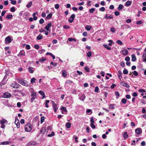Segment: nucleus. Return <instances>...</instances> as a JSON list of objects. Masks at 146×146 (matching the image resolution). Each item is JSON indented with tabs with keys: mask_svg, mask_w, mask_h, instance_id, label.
<instances>
[{
	"mask_svg": "<svg viewBox=\"0 0 146 146\" xmlns=\"http://www.w3.org/2000/svg\"><path fill=\"white\" fill-rule=\"evenodd\" d=\"M31 102L32 103L34 100L36 98V93L35 91H33L31 92Z\"/></svg>",
	"mask_w": 146,
	"mask_h": 146,
	"instance_id": "nucleus-1",
	"label": "nucleus"
},
{
	"mask_svg": "<svg viewBox=\"0 0 146 146\" xmlns=\"http://www.w3.org/2000/svg\"><path fill=\"white\" fill-rule=\"evenodd\" d=\"M7 77V75H5L4 77L3 80L0 83L1 85H4L5 84L6 82V79Z\"/></svg>",
	"mask_w": 146,
	"mask_h": 146,
	"instance_id": "nucleus-12",
	"label": "nucleus"
},
{
	"mask_svg": "<svg viewBox=\"0 0 146 146\" xmlns=\"http://www.w3.org/2000/svg\"><path fill=\"white\" fill-rule=\"evenodd\" d=\"M100 11H104L105 10V8L104 7H102L99 9Z\"/></svg>",
	"mask_w": 146,
	"mask_h": 146,
	"instance_id": "nucleus-62",
	"label": "nucleus"
},
{
	"mask_svg": "<svg viewBox=\"0 0 146 146\" xmlns=\"http://www.w3.org/2000/svg\"><path fill=\"white\" fill-rule=\"evenodd\" d=\"M122 103L123 104H125L127 102V100L125 98H123L121 100Z\"/></svg>",
	"mask_w": 146,
	"mask_h": 146,
	"instance_id": "nucleus-41",
	"label": "nucleus"
},
{
	"mask_svg": "<svg viewBox=\"0 0 146 146\" xmlns=\"http://www.w3.org/2000/svg\"><path fill=\"white\" fill-rule=\"evenodd\" d=\"M52 107L54 110V112H56L58 110V108L57 107L56 104L55 103L54 101H52Z\"/></svg>",
	"mask_w": 146,
	"mask_h": 146,
	"instance_id": "nucleus-7",
	"label": "nucleus"
},
{
	"mask_svg": "<svg viewBox=\"0 0 146 146\" xmlns=\"http://www.w3.org/2000/svg\"><path fill=\"white\" fill-rule=\"evenodd\" d=\"M50 64L51 65H53L54 67L56 66L57 65V63H55L53 62H51Z\"/></svg>",
	"mask_w": 146,
	"mask_h": 146,
	"instance_id": "nucleus-53",
	"label": "nucleus"
},
{
	"mask_svg": "<svg viewBox=\"0 0 146 146\" xmlns=\"http://www.w3.org/2000/svg\"><path fill=\"white\" fill-rule=\"evenodd\" d=\"M39 23L42 24L44 22V19H40V20L39 21Z\"/></svg>",
	"mask_w": 146,
	"mask_h": 146,
	"instance_id": "nucleus-56",
	"label": "nucleus"
},
{
	"mask_svg": "<svg viewBox=\"0 0 146 146\" xmlns=\"http://www.w3.org/2000/svg\"><path fill=\"white\" fill-rule=\"evenodd\" d=\"M122 73L121 72V71H118V74L117 76L119 78L120 80H121V78H122Z\"/></svg>",
	"mask_w": 146,
	"mask_h": 146,
	"instance_id": "nucleus-21",
	"label": "nucleus"
},
{
	"mask_svg": "<svg viewBox=\"0 0 146 146\" xmlns=\"http://www.w3.org/2000/svg\"><path fill=\"white\" fill-rule=\"evenodd\" d=\"M12 18L13 15H8L6 17V19H12Z\"/></svg>",
	"mask_w": 146,
	"mask_h": 146,
	"instance_id": "nucleus-34",
	"label": "nucleus"
},
{
	"mask_svg": "<svg viewBox=\"0 0 146 146\" xmlns=\"http://www.w3.org/2000/svg\"><path fill=\"white\" fill-rule=\"evenodd\" d=\"M52 14L51 13H50L47 15V17H46V18L47 19H50L52 17Z\"/></svg>",
	"mask_w": 146,
	"mask_h": 146,
	"instance_id": "nucleus-43",
	"label": "nucleus"
},
{
	"mask_svg": "<svg viewBox=\"0 0 146 146\" xmlns=\"http://www.w3.org/2000/svg\"><path fill=\"white\" fill-rule=\"evenodd\" d=\"M35 142H31L28 143L26 146H35Z\"/></svg>",
	"mask_w": 146,
	"mask_h": 146,
	"instance_id": "nucleus-20",
	"label": "nucleus"
},
{
	"mask_svg": "<svg viewBox=\"0 0 146 146\" xmlns=\"http://www.w3.org/2000/svg\"><path fill=\"white\" fill-rule=\"evenodd\" d=\"M66 126L67 128H69L70 127L71 123L69 122H67L66 123Z\"/></svg>",
	"mask_w": 146,
	"mask_h": 146,
	"instance_id": "nucleus-35",
	"label": "nucleus"
},
{
	"mask_svg": "<svg viewBox=\"0 0 146 146\" xmlns=\"http://www.w3.org/2000/svg\"><path fill=\"white\" fill-rule=\"evenodd\" d=\"M138 91L139 92H145L146 91L145 90L143 89H140L138 90Z\"/></svg>",
	"mask_w": 146,
	"mask_h": 146,
	"instance_id": "nucleus-51",
	"label": "nucleus"
},
{
	"mask_svg": "<svg viewBox=\"0 0 146 146\" xmlns=\"http://www.w3.org/2000/svg\"><path fill=\"white\" fill-rule=\"evenodd\" d=\"M103 46L105 47V48H106V49H108V50H111V48L108 45H107V44H104L103 45Z\"/></svg>",
	"mask_w": 146,
	"mask_h": 146,
	"instance_id": "nucleus-32",
	"label": "nucleus"
},
{
	"mask_svg": "<svg viewBox=\"0 0 146 146\" xmlns=\"http://www.w3.org/2000/svg\"><path fill=\"white\" fill-rule=\"evenodd\" d=\"M63 28L65 29H68L70 27L69 26L65 25L63 26Z\"/></svg>",
	"mask_w": 146,
	"mask_h": 146,
	"instance_id": "nucleus-60",
	"label": "nucleus"
},
{
	"mask_svg": "<svg viewBox=\"0 0 146 146\" xmlns=\"http://www.w3.org/2000/svg\"><path fill=\"white\" fill-rule=\"evenodd\" d=\"M123 55L126 56L127 55L128 52L127 50L124 49L121 51Z\"/></svg>",
	"mask_w": 146,
	"mask_h": 146,
	"instance_id": "nucleus-16",
	"label": "nucleus"
},
{
	"mask_svg": "<svg viewBox=\"0 0 146 146\" xmlns=\"http://www.w3.org/2000/svg\"><path fill=\"white\" fill-rule=\"evenodd\" d=\"M46 60V59L43 57H42L39 59V61L40 62H42Z\"/></svg>",
	"mask_w": 146,
	"mask_h": 146,
	"instance_id": "nucleus-28",
	"label": "nucleus"
},
{
	"mask_svg": "<svg viewBox=\"0 0 146 146\" xmlns=\"http://www.w3.org/2000/svg\"><path fill=\"white\" fill-rule=\"evenodd\" d=\"M35 80L36 79L35 78H33L31 79V82L32 84L35 83Z\"/></svg>",
	"mask_w": 146,
	"mask_h": 146,
	"instance_id": "nucleus-44",
	"label": "nucleus"
},
{
	"mask_svg": "<svg viewBox=\"0 0 146 146\" xmlns=\"http://www.w3.org/2000/svg\"><path fill=\"white\" fill-rule=\"evenodd\" d=\"M85 70L87 72H89L90 71L89 68L87 67H85L84 68Z\"/></svg>",
	"mask_w": 146,
	"mask_h": 146,
	"instance_id": "nucleus-54",
	"label": "nucleus"
},
{
	"mask_svg": "<svg viewBox=\"0 0 146 146\" xmlns=\"http://www.w3.org/2000/svg\"><path fill=\"white\" fill-rule=\"evenodd\" d=\"M120 65L122 67H124L125 66V64L123 62H121Z\"/></svg>",
	"mask_w": 146,
	"mask_h": 146,
	"instance_id": "nucleus-59",
	"label": "nucleus"
},
{
	"mask_svg": "<svg viewBox=\"0 0 146 146\" xmlns=\"http://www.w3.org/2000/svg\"><path fill=\"white\" fill-rule=\"evenodd\" d=\"M85 28L87 30L89 31L91 29L92 27L90 25H87L85 27Z\"/></svg>",
	"mask_w": 146,
	"mask_h": 146,
	"instance_id": "nucleus-30",
	"label": "nucleus"
},
{
	"mask_svg": "<svg viewBox=\"0 0 146 146\" xmlns=\"http://www.w3.org/2000/svg\"><path fill=\"white\" fill-rule=\"evenodd\" d=\"M25 52L23 50H21L20 51L19 53L18 54V56L19 57H21L23 56H25Z\"/></svg>",
	"mask_w": 146,
	"mask_h": 146,
	"instance_id": "nucleus-18",
	"label": "nucleus"
},
{
	"mask_svg": "<svg viewBox=\"0 0 146 146\" xmlns=\"http://www.w3.org/2000/svg\"><path fill=\"white\" fill-rule=\"evenodd\" d=\"M142 58L143 59V62H146V53H144L143 54Z\"/></svg>",
	"mask_w": 146,
	"mask_h": 146,
	"instance_id": "nucleus-24",
	"label": "nucleus"
},
{
	"mask_svg": "<svg viewBox=\"0 0 146 146\" xmlns=\"http://www.w3.org/2000/svg\"><path fill=\"white\" fill-rule=\"evenodd\" d=\"M54 132L52 131L50 134H49L47 135V136L48 137H52L54 135Z\"/></svg>",
	"mask_w": 146,
	"mask_h": 146,
	"instance_id": "nucleus-42",
	"label": "nucleus"
},
{
	"mask_svg": "<svg viewBox=\"0 0 146 146\" xmlns=\"http://www.w3.org/2000/svg\"><path fill=\"white\" fill-rule=\"evenodd\" d=\"M92 55V52H88L87 53V56L88 57H90Z\"/></svg>",
	"mask_w": 146,
	"mask_h": 146,
	"instance_id": "nucleus-49",
	"label": "nucleus"
},
{
	"mask_svg": "<svg viewBox=\"0 0 146 146\" xmlns=\"http://www.w3.org/2000/svg\"><path fill=\"white\" fill-rule=\"evenodd\" d=\"M72 81H70V80H68L65 83V88H66V86L68 84H70L71 83H72Z\"/></svg>",
	"mask_w": 146,
	"mask_h": 146,
	"instance_id": "nucleus-39",
	"label": "nucleus"
},
{
	"mask_svg": "<svg viewBox=\"0 0 146 146\" xmlns=\"http://www.w3.org/2000/svg\"><path fill=\"white\" fill-rule=\"evenodd\" d=\"M44 116H42L40 118V122L41 123H42L44 120Z\"/></svg>",
	"mask_w": 146,
	"mask_h": 146,
	"instance_id": "nucleus-37",
	"label": "nucleus"
},
{
	"mask_svg": "<svg viewBox=\"0 0 146 146\" xmlns=\"http://www.w3.org/2000/svg\"><path fill=\"white\" fill-rule=\"evenodd\" d=\"M15 9L14 7H12L10 9V11L12 12H15Z\"/></svg>",
	"mask_w": 146,
	"mask_h": 146,
	"instance_id": "nucleus-48",
	"label": "nucleus"
},
{
	"mask_svg": "<svg viewBox=\"0 0 146 146\" xmlns=\"http://www.w3.org/2000/svg\"><path fill=\"white\" fill-rule=\"evenodd\" d=\"M120 84L121 86H124L127 88H129L130 87V86L128 84L123 82H121L120 83Z\"/></svg>",
	"mask_w": 146,
	"mask_h": 146,
	"instance_id": "nucleus-15",
	"label": "nucleus"
},
{
	"mask_svg": "<svg viewBox=\"0 0 146 146\" xmlns=\"http://www.w3.org/2000/svg\"><path fill=\"white\" fill-rule=\"evenodd\" d=\"M78 96L79 97L78 98V99H79L80 100L82 101H84V100L86 98V96L84 94H82L81 95L79 94Z\"/></svg>",
	"mask_w": 146,
	"mask_h": 146,
	"instance_id": "nucleus-8",
	"label": "nucleus"
},
{
	"mask_svg": "<svg viewBox=\"0 0 146 146\" xmlns=\"http://www.w3.org/2000/svg\"><path fill=\"white\" fill-rule=\"evenodd\" d=\"M51 25L52 23L51 22H50L45 27V28L47 31H49V28L51 27Z\"/></svg>",
	"mask_w": 146,
	"mask_h": 146,
	"instance_id": "nucleus-19",
	"label": "nucleus"
},
{
	"mask_svg": "<svg viewBox=\"0 0 146 146\" xmlns=\"http://www.w3.org/2000/svg\"><path fill=\"white\" fill-rule=\"evenodd\" d=\"M130 58L129 56H127L125 58V60L126 61L128 62L130 60Z\"/></svg>",
	"mask_w": 146,
	"mask_h": 146,
	"instance_id": "nucleus-55",
	"label": "nucleus"
},
{
	"mask_svg": "<svg viewBox=\"0 0 146 146\" xmlns=\"http://www.w3.org/2000/svg\"><path fill=\"white\" fill-rule=\"evenodd\" d=\"M43 38V36L41 34L39 35L36 37V39L38 40H40Z\"/></svg>",
	"mask_w": 146,
	"mask_h": 146,
	"instance_id": "nucleus-25",
	"label": "nucleus"
},
{
	"mask_svg": "<svg viewBox=\"0 0 146 146\" xmlns=\"http://www.w3.org/2000/svg\"><path fill=\"white\" fill-rule=\"evenodd\" d=\"M25 129L26 131L28 132L30 131L32 129L31 125V123H28L26 124L25 125Z\"/></svg>",
	"mask_w": 146,
	"mask_h": 146,
	"instance_id": "nucleus-2",
	"label": "nucleus"
},
{
	"mask_svg": "<svg viewBox=\"0 0 146 146\" xmlns=\"http://www.w3.org/2000/svg\"><path fill=\"white\" fill-rule=\"evenodd\" d=\"M61 109L62 110V114H66L67 111L66 108L62 107L61 108Z\"/></svg>",
	"mask_w": 146,
	"mask_h": 146,
	"instance_id": "nucleus-17",
	"label": "nucleus"
},
{
	"mask_svg": "<svg viewBox=\"0 0 146 146\" xmlns=\"http://www.w3.org/2000/svg\"><path fill=\"white\" fill-rule=\"evenodd\" d=\"M11 86L14 88H18L20 85L16 82H13L11 84Z\"/></svg>",
	"mask_w": 146,
	"mask_h": 146,
	"instance_id": "nucleus-5",
	"label": "nucleus"
},
{
	"mask_svg": "<svg viewBox=\"0 0 146 146\" xmlns=\"http://www.w3.org/2000/svg\"><path fill=\"white\" fill-rule=\"evenodd\" d=\"M135 132L137 134L139 135L142 133V129L140 128H137L135 129Z\"/></svg>",
	"mask_w": 146,
	"mask_h": 146,
	"instance_id": "nucleus-14",
	"label": "nucleus"
},
{
	"mask_svg": "<svg viewBox=\"0 0 146 146\" xmlns=\"http://www.w3.org/2000/svg\"><path fill=\"white\" fill-rule=\"evenodd\" d=\"M28 70L30 73L32 74L35 70V68L32 67H29L28 68Z\"/></svg>",
	"mask_w": 146,
	"mask_h": 146,
	"instance_id": "nucleus-13",
	"label": "nucleus"
},
{
	"mask_svg": "<svg viewBox=\"0 0 146 146\" xmlns=\"http://www.w3.org/2000/svg\"><path fill=\"white\" fill-rule=\"evenodd\" d=\"M62 74L63 76L65 77L67 75V74L66 72L65 71H63L62 72Z\"/></svg>",
	"mask_w": 146,
	"mask_h": 146,
	"instance_id": "nucleus-47",
	"label": "nucleus"
},
{
	"mask_svg": "<svg viewBox=\"0 0 146 146\" xmlns=\"http://www.w3.org/2000/svg\"><path fill=\"white\" fill-rule=\"evenodd\" d=\"M5 41L6 43H10L11 42V39L10 36H8L6 37L5 39Z\"/></svg>",
	"mask_w": 146,
	"mask_h": 146,
	"instance_id": "nucleus-10",
	"label": "nucleus"
},
{
	"mask_svg": "<svg viewBox=\"0 0 146 146\" xmlns=\"http://www.w3.org/2000/svg\"><path fill=\"white\" fill-rule=\"evenodd\" d=\"M95 9L94 8H91L89 10V12L91 13H92L94 12V11H95Z\"/></svg>",
	"mask_w": 146,
	"mask_h": 146,
	"instance_id": "nucleus-46",
	"label": "nucleus"
},
{
	"mask_svg": "<svg viewBox=\"0 0 146 146\" xmlns=\"http://www.w3.org/2000/svg\"><path fill=\"white\" fill-rule=\"evenodd\" d=\"M7 121L5 119H3L2 120L0 121V123L1 125V127L2 128H4L5 126L4 125V124Z\"/></svg>",
	"mask_w": 146,
	"mask_h": 146,
	"instance_id": "nucleus-4",
	"label": "nucleus"
},
{
	"mask_svg": "<svg viewBox=\"0 0 146 146\" xmlns=\"http://www.w3.org/2000/svg\"><path fill=\"white\" fill-rule=\"evenodd\" d=\"M91 127L94 129H95V126L94 125V124L93 123H91Z\"/></svg>",
	"mask_w": 146,
	"mask_h": 146,
	"instance_id": "nucleus-57",
	"label": "nucleus"
},
{
	"mask_svg": "<svg viewBox=\"0 0 146 146\" xmlns=\"http://www.w3.org/2000/svg\"><path fill=\"white\" fill-rule=\"evenodd\" d=\"M131 1H128L125 3V5L127 6H128L131 5Z\"/></svg>",
	"mask_w": 146,
	"mask_h": 146,
	"instance_id": "nucleus-31",
	"label": "nucleus"
},
{
	"mask_svg": "<svg viewBox=\"0 0 146 146\" xmlns=\"http://www.w3.org/2000/svg\"><path fill=\"white\" fill-rule=\"evenodd\" d=\"M49 100H46L45 103V106L46 108H48V103H49Z\"/></svg>",
	"mask_w": 146,
	"mask_h": 146,
	"instance_id": "nucleus-36",
	"label": "nucleus"
},
{
	"mask_svg": "<svg viewBox=\"0 0 146 146\" xmlns=\"http://www.w3.org/2000/svg\"><path fill=\"white\" fill-rule=\"evenodd\" d=\"M123 73L125 74H127L128 73V71L126 69H124L123 71Z\"/></svg>",
	"mask_w": 146,
	"mask_h": 146,
	"instance_id": "nucleus-45",
	"label": "nucleus"
},
{
	"mask_svg": "<svg viewBox=\"0 0 146 146\" xmlns=\"http://www.w3.org/2000/svg\"><path fill=\"white\" fill-rule=\"evenodd\" d=\"M105 17L106 19H112L113 18L112 16H108L107 14H106L105 16Z\"/></svg>",
	"mask_w": 146,
	"mask_h": 146,
	"instance_id": "nucleus-33",
	"label": "nucleus"
},
{
	"mask_svg": "<svg viewBox=\"0 0 146 146\" xmlns=\"http://www.w3.org/2000/svg\"><path fill=\"white\" fill-rule=\"evenodd\" d=\"M123 136L125 139H126L128 137V135L127 134V132H124Z\"/></svg>",
	"mask_w": 146,
	"mask_h": 146,
	"instance_id": "nucleus-27",
	"label": "nucleus"
},
{
	"mask_svg": "<svg viewBox=\"0 0 146 146\" xmlns=\"http://www.w3.org/2000/svg\"><path fill=\"white\" fill-rule=\"evenodd\" d=\"M133 73V74L135 76H137L138 75V72L136 71H134Z\"/></svg>",
	"mask_w": 146,
	"mask_h": 146,
	"instance_id": "nucleus-61",
	"label": "nucleus"
},
{
	"mask_svg": "<svg viewBox=\"0 0 146 146\" xmlns=\"http://www.w3.org/2000/svg\"><path fill=\"white\" fill-rule=\"evenodd\" d=\"M11 96V94L8 92L5 93L3 95V97L4 98H9Z\"/></svg>",
	"mask_w": 146,
	"mask_h": 146,
	"instance_id": "nucleus-11",
	"label": "nucleus"
},
{
	"mask_svg": "<svg viewBox=\"0 0 146 146\" xmlns=\"http://www.w3.org/2000/svg\"><path fill=\"white\" fill-rule=\"evenodd\" d=\"M116 42L118 44L120 45H122L123 44V43L121 41V40H117Z\"/></svg>",
	"mask_w": 146,
	"mask_h": 146,
	"instance_id": "nucleus-38",
	"label": "nucleus"
},
{
	"mask_svg": "<svg viewBox=\"0 0 146 146\" xmlns=\"http://www.w3.org/2000/svg\"><path fill=\"white\" fill-rule=\"evenodd\" d=\"M75 17V15L74 14H72L68 19V21L70 23H72L74 21Z\"/></svg>",
	"mask_w": 146,
	"mask_h": 146,
	"instance_id": "nucleus-9",
	"label": "nucleus"
},
{
	"mask_svg": "<svg viewBox=\"0 0 146 146\" xmlns=\"http://www.w3.org/2000/svg\"><path fill=\"white\" fill-rule=\"evenodd\" d=\"M114 105L113 104H110L109 106V107L111 109H114Z\"/></svg>",
	"mask_w": 146,
	"mask_h": 146,
	"instance_id": "nucleus-50",
	"label": "nucleus"
},
{
	"mask_svg": "<svg viewBox=\"0 0 146 146\" xmlns=\"http://www.w3.org/2000/svg\"><path fill=\"white\" fill-rule=\"evenodd\" d=\"M19 82L21 84L24 85L26 86H28V83L25 80H24L23 79L20 80H19Z\"/></svg>",
	"mask_w": 146,
	"mask_h": 146,
	"instance_id": "nucleus-3",
	"label": "nucleus"
},
{
	"mask_svg": "<svg viewBox=\"0 0 146 146\" xmlns=\"http://www.w3.org/2000/svg\"><path fill=\"white\" fill-rule=\"evenodd\" d=\"M123 5L122 4H120L119 5V7L118 8V9L119 11L121 10L123 8Z\"/></svg>",
	"mask_w": 146,
	"mask_h": 146,
	"instance_id": "nucleus-29",
	"label": "nucleus"
},
{
	"mask_svg": "<svg viewBox=\"0 0 146 146\" xmlns=\"http://www.w3.org/2000/svg\"><path fill=\"white\" fill-rule=\"evenodd\" d=\"M131 60L132 61L134 62L136 60V56L134 54H132L131 56Z\"/></svg>",
	"mask_w": 146,
	"mask_h": 146,
	"instance_id": "nucleus-23",
	"label": "nucleus"
},
{
	"mask_svg": "<svg viewBox=\"0 0 146 146\" xmlns=\"http://www.w3.org/2000/svg\"><path fill=\"white\" fill-rule=\"evenodd\" d=\"M99 88L98 87H96L95 88L94 92H98Z\"/></svg>",
	"mask_w": 146,
	"mask_h": 146,
	"instance_id": "nucleus-58",
	"label": "nucleus"
},
{
	"mask_svg": "<svg viewBox=\"0 0 146 146\" xmlns=\"http://www.w3.org/2000/svg\"><path fill=\"white\" fill-rule=\"evenodd\" d=\"M86 112H87V113H90V114H91L92 113V111L91 110L87 109L86 111Z\"/></svg>",
	"mask_w": 146,
	"mask_h": 146,
	"instance_id": "nucleus-52",
	"label": "nucleus"
},
{
	"mask_svg": "<svg viewBox=\"0 0 146 146\" xmlns=\"http://www.w3.org/2000/svg\"><path fill=\"white\" fill-rule=\"evenodd\" d=\"M110 30H111V31L113 33L115 31V28H114L113 27H112V28H111V29H110Z\"/></svg>",
	"mask_w": 146,
	"mask_h": 146,
	"instance_id": "nucleus-63",
	"label": "nucleus"
},
{
	"mask_svg": "<svg viewBox=\"0 0 146 146\" xmlns=\"http://www.w3.org/2000/svg\"><path fill=\"white\" fill-rule=\"evenodd\" d=\"M15 123L16 125L17 128H18L20 127V125L19 120L18 119L17 116L15 117Z\"/></svg>",
	"mask_w": 146,
	"mask_h": 146,
	"instance_id": "nucleus-6",
	"label": "nucleus"
},
{
	"mask_svg": "<svg viewBox=\"0 0 146 146\" xmlns=\"http://www.w3.org/2000/svg\"><path fill=\"white\" fill-rule=\"evenodd\" d=\"M9 144V141H4L1 142V145H8Z\"/></svg>",
	"mask_w": 146,
	"mask_h": 146,
	"instance_id": "nucleus-40",
	"label": "nucleus"
},
{
	"mask_svg": "<svg viewBox=\"0 0 146 146\" xmlns=\"http://www.w3.org/2000/svg\"><path fill=\"white\" fill-rule=\"evenodd\" d=\"M32 2L31 1L30 2L26 5V7L28 8H29L32 6Z\"/></svg>",
	"mask_w": 146,
	"mask_h": 146,
	"instance_id": "nucleus-26",
	"label": "nucleus"
},
{
	"mask_svg": "<svg viewBox=\"0 0 146 146\" xmlns=\"http://www.w3.org/2000/svg\"><path fill=\"white\" fill-rule=\"evenodd\" d=\"M38 92L41 95L43 96L42 99H43L45 97L44 93L43 91L40 90Z\"/></svg>",
	"mask_w": 146,
	"mask_h": 146,
	"instance_id": "nucleus-22",
	"label": "nucleus"
},
{
	"mask_svg": "<svg viewBox=\"0 0 146 146\" xmlns=\"http://www.w3.org/2000/svg\"><path fill=\"white\" fill-rule=\"evenodd\" d=\"M114 14L116 16H118L119 15V13L118 11H115L114 12Z\"/></svg>",
	"mask_w": 146,
	"mask_h": 146,
	"instance_id": "nucleus-64",
	"label": "nucleus"
}]
</instances>
